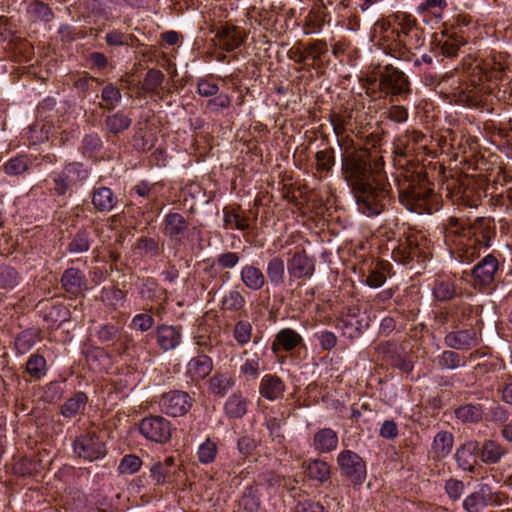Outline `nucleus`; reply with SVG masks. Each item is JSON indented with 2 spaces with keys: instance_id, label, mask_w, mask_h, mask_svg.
I'll return each instance as SVG.
<instances>
[{
  "instance_id": "f03ea898",
  "label": "nucleus",
  "mask_w": 512,
  "mask_h": 512,
  "mask_svg": "<svg viewBox=\"0 0 512 512\" xmlns=\"http://www.w3.org/2000/svg\"><path fill=\"white\" fill-rule=\"evenodd\" d=\"M399 201L418 214H432L439 209L440 199L430 183L420 175L397 180Z\"/></svg>"
},
{
  "instance_id": "c03bdc74",
  "label": "nucleus",
  "mask_w": 512,
  "mask_h": 512,
  "mask_svg": "<svg viewBox=\"0 0 512 512\" xmlns=\"http://www.w3.org/2000/svg\"><path fill=\"white\" fill-rule=\"evenodd\" d=\"M437 364L441 369H457L466 365L465 357L457 352L445 350L437 359Z\"/></svg>"
},
{
  "instance_id": "3c124183",
  "label": "nucleus",
  "mask_w": 512,
  "mask_h": 512,
  "mask_svg": "<svg viewBox=\"0 0 512 512\" xmlns=\"http://www.w3.org/2000/svg\"><path fill=\"white\" fill-rule=\"evenodd\" d=\"M317 171L329 173L335 165V152L333 148L320 150L315 155Z\"/></svg>"
},
{
  "instance_id": "603ef678",
  "label": "nucleus",
  "mask_w": 512,
  "mask_h": 512,
  "mask_svg": "<svg viewBox=\"0 0 512 512\" xmlns=\"http://www.w3.org/2000/svg\"><path fill=\"white\" fill-rule=\"evenodd\" d=\"M390 268L388 262H380L376 267L370 270L365 282L371 288H379L386 281V271Z\"/></svg>"
},
{
  "instance_id": "a18cd8bd",
  "label": "nucleus",
  "mask_w": 512,
  "mask_h": 512,
  "mask_svg": "<svg viewBox=\"0 0 512 512\" xmlns=\"http://www.w3.org/2000/svg\"><path fill=\"white\" fill-rule=\"evenodd\" d=\"M38 341V333L33 330H24L15 338V350L17 354L27 353Z\"/></svg>"
},
{
  "instance_id": "2f4dec72",
  "label": "nucleus",
  "mask_w": 512,
  "mask_h": 512,
  "mask_svg": "<svg viewBox=\"0 0 512 512\" xmlns=\"http://www.w3.org/2000/svg\"><path fill=\"white\" fill-rule=\"evenodd\" d=\"M25 372L30 376L31 381H40L48 372L45 357L38 352L32 353L25 364Z\"/></svg>"
},
{
  "instance_id": "6e6d98bb",
  "label": "nucleus",
  "mask_w": 512,
  "mask_h": 512,
  "mask_svg": "<svg viewBox=\"0 0 512 512\" xmlns=\"http://www.w3.org/2000/svg\"><path fill=\"white\" fill-rule=\"evenodd\" d=\"M252 330L253 328L249 321L239 320L234 326L233 337L240 346H244L250 342L252 338Z\"/></svg>"
},
{
  "instance_id": "f3484780",
  "label": "nucleus",
  "mask_w": 512,
  "mask_h": 512,
  "mask_svg": "<svg viewBox=\"0 0 512 512\" xmlns=\"http://www.w3.org/2000/svg\"><path fill=\"white\" fill-rule=\"evenodd\" d=\"M177 470L174 458L167 457L151 465L150 477L155 485H167L173 482Z\"/></svg>"
},
{
  "instance_id": "864d4df0",
  "label": "nucleus",
  "mask_w": 512,
  "mask_h": 512,
  "mask_svg": "<svg viewBox=\"0 0 512 512\" xmlns=\"http://www.w3.org/2000/svg\"><path fill=\"white\" fill-rule=\"evenodd\" d=\"M101 98L105 104H100V107L107 110H113L120 103L122 95L117 87L112 84H108L103 88Z\"/></svg>"
},
{
  "instance_id": "052dcab7",
  "label": "nucleus",
  "mask_w": 512,
  "mask_h": 512,
  "mask_svg": "<svg viewBox=\"0 0 512 512\" xmlns=\"http://www.w3.org/2000/svg\"><path fill=\"white\" fill-rule=\"evenodd\" d=\"M142 466V460L140 457L129 454L125 455L118 466V472L120 474H134L140 470Z\"/></svg>"
},
{
  "instance_id": "13d9d810",
  "label": "nucleus",
  "mask_w": 512,
  "mask_h": 512,
  "mask_svg": "<svg viewBox=\"0 0 512 512\" xmlns=\"http://www.w3.org/2000/svg\"><path fill=\"white\" fill-rule=\"evenodd\" d=\"M447 6L446 0H425L417 7V11L421 14L428 13L435 18H441Z\"/></svg>"
},
{
  "instance_id": "7ed1b4c3",
  "label": "nucleus",
  "mask_w": 512,
  "mask_h": 512,
  "mask_svg": "<svg viewBox=\"0 0 512 512\" xmlns=\"http://www.w3.org/2000/svg\"><path fill=\"white\" fill-rule=\"evenodd\" d=\"M381 158L367 150L347 152L342 157V174L352 189L383 177Z\"/></svg>"
},
{
  "instance_id": "6ab92c4d",
  "label": "nucleus",
  "mask_w": 512,
  "mask_h": 512,
  "mask_svg": "<svg viewBox=\"0 0 512 512\" xmlns=\"http://www.w3.org/2000/svg\"><path fill=\"white\" fill-rule=\"evenodd\" d=\"M187 229L188 222L180 213L170 212L163 219V234L176 243L182 241Z\"/></svg>"
},
{
  "instance_id": "0eeeda50",
  "label": "nucleus",
  "mask_w": 512,
  "mask_h": 512,
  "mask_svg": "<svg viewBox=\"0 0 512 512\" xmlns=\"http://www.w3.org/2000/svg\"><path fill=\"white\" fill-rule=\"evenodd\" d=\"M430 256L429 245L423 236L411 234L392 250L394 261L408 266L413 260L425 261Z\"/></svg>"
},
{
  "instance_id": "423d86ee",
  "label": "nucleus",
  "mask_w": 512,
  "mask_h": 512,
  "mask_svg": "<svg viewBox=\"0 0 512 512\" xmlns=\"http://www.w3.org/2000/svg\"><path fill=\"white\" fill-rule=\"evenodd\" d=\"M89 170L80 162L66 164L50 175L49 189L56 196L72 195L89 177Z\"/></svg>"
},
{
  "instance_id": "69168bd1",
  "label": "nucleus",
  "mask_w": 512,
  "mask_h": 512,
  "mask_svg": "<svg viewBox=\"0 0 512 512\" xmlns=\"http://www.w3.org/2000/svg\"><path fill=\"white\" fill-rule=\"evenodd\" d=\"M154 318L148 313L136 314L130 323V328L140 332L150 330L154 325Z\"/></svg>"
},
{
  "instance_id": "6e6552de",
  "label": "nucleus",
  "mask_w": 512,
  "mask_h": 512,
  "mask_svg": "<svg viewBox=\"0 0 512 512\" xmlns=\"http://www.w3.org/2000/svg\"><path fill=\"white\" fill-rule=\"evenodd\" d=\"M340 473L354 486H361L367 478L366 463L352 450H343L337 456Z\"/></svg>"
},
{
  "instance_id": "c85d7f7f",
  "label": "nucleus",
  "mask_w": 512,
  "mask_h": 512,
  "mask_svg": "<svg viewBox=\"0 0 512 512\" xmlns=\"http://www.w3.org/2000/svg\"><path fill=\"white\" fill-rule=\"evenodd\" d=\"M285 391V384L282 379L276 375L267 374L261 379L259 392L269 401L280 398Z\"/></svg>"
},
{
  "instance_id": "ea45409f",
  "label": "nucleus",
  "mask_w": 512,
  "mask_h": 512,
  "mask_svg": "<svg viewBox=\"0 0 512 512\" xmlns=\"http://www.w3.org/2000/svg\"><path fill=\"white\" fill-rule=\"evenodd\" d=\"M220 41L223 48L226 51L231 52L243 44L244 38L238 27L227 26L223 28L220 33Z\"/></svg>"
},
{
  "instance_id": "2eb2a0df",
  "label": "nucleus",
  "mask_w": 512,
  "mask_h": 512,
  "mask_svg": "<svg viewBox=\"0 0 512 512\" xmlns=\"http://www.w3.org/2000/svg\"><path fill=\"white\" fill-rule=\"evenodd\" d=\"M61 288L71 296L82 295L88 289V281L78 268L66 269L60 279Z\"/></svg>"
},
{
  "instance_id": "4468645a",
  "label": "nucleus",
  "mask_w": 512,
  "mask_h": 512,
  "mask_svg": "<svg viewBox=\"0 0 512 512\" xmlns=\"http://www.w3.org/2000/svg\"><path fill=\"white\" fill-rule=\"evenodd\" d=\"M287 270L291 281L311 278L315 272V259L302 249L287 261Z\"/></svg>"
},
{
  "instance_id": "4be33fe9",
  "label": "nucleus",
  "mask_w": 512,
  "mask_h": 512,
  "mask_svg": "<svg viewBox=\"0 0 512 512\" xmlns=\"http://www.w3.org/2000/svg\"><path fill=\"white\" fill-rule=\"evenodd\" d=\"M157 343L163 351H170L177 348L182 340L180 326L160 325L156 330Z\"/></svg>"
},
{
  "instance_id": "c9c22d12",
  "label": "nucleus",
  "mask_w": 512,
  "mask_h": 512,
  "mask_svg": "<svg viewBox=\"0 0 512 512\" xmlns=\"http://www.w3.org/2000/svg\"><path fill=\"white\" fill-rule=\"evenodd\" d=\"M104 124L109 133L120 134L131 126L132 119L123 110H119L111 115H107L104 119Z\"/></svg>"
},
{
  "instance_id": "79ce46f5",
  "label": "nucleus",
  "mask_w": 512,
  "mask_h": 512,
  "mask_svg": "<svg viewBox=\"0 0 512 512\" xmlns=\"http://www.w3.org/2000/svg\"><path fill=\"white\" fill-rule=\"evenodd\" d=\"M307 474L309 479L324 483L331 477V467L321 459H313L307 465Z\"/></svg>"
},
{
  "instance_id": "f257e3e1",
  "label": "nucleus",
  "mask_w": 512,
  "mask_h": 512,
  "mask_svg": "<svg viewBox=\"0 0 512 512\" xmlns=\"http://www.w3.org/2000/svg\"><path fill=\"white\" fill-rule=\"evenodd\" d=\"M446 238L456 236L458 257L461 262L470 263L478 258L482 250L492 245L496 236V226L492 219L478 217L466 223L456 217H449L445 224Z\"/></svg>"
},
{
  "instance_id": "20e7f679",
  "label": "nucleus",
  "mask_w": 512,
  "mask_h": 512,
  "mask_svg": "<svg viewBox=\"0 0 512 512\" xmlns=\"http://www.w3.org/2000/svg\"><path fill=\"white\" fill-rule=\"evenodd\" d=\"M358 211L367 217L380 215L390 201V185L380 178L352 189Z\"/></svg>"
},
{
  "instance_id": "49530a36",
  "label": "nucleus",
  "mask_w": 512,
  "mask_h": 512,
  "mask_svg": "<svg viewBox=\"0 0 512 512\" xmlns=\"http://www.w3.org/2000/svg\"><path fill=\"white\" fill-rule=\"evenodd\" d=\"M91 243L92 239L90 233L82 229L74 235L67 249L71 253H83L90 249Z\"/></svg>"
},
{
  "instance_id": "f8f14e48",
  "label": "nucleus",
  "mask_w": 512,
  "mask_h": 512,
  "mask_svg": "<svg viewBox=\"0 0 512 512\" xmlns=\"http://www.w3.org/2000/svg\"><path fill=\"white\" fill-rule=\"evenodd\" d=\"M73 449L78 457L88 461L102 458L105 453V444L95 433H86L74 440Z\"/></svg>"
},
{
  "instance_id": "680f3d73",
  "label": "nucleus",
  "mask_w": 512,
  "mask_h": 512,
  "mask_svg": "<svg viewBox=\"0 0 512 512\" xmlns=\"http://www.w3.org/2000/svg\"><path fill=\"white\" fill-rule=\"evenodd\" d=\"M164 74L162 71L157 69H150L146 73V76L143 80V90L146 92H154L160 87L164 81Z\"/></svg>"
},
{
  "instance_id": "72a5a7b5",
  "label": "nucleus",
  "mask_w": 512,
  "mask_h": 512,
  "mask_svg": "<svg viewBox=\"0 0 512 512\" xmlns=\"http://www.w3.org/2000/svg\"><path fill=\"white\" fill-rule=\"evenodd\" d=\"M485 414L484 406L480 403H468L455 409V416L463 423H478Z\"/></svg>"
},
{
  "instance_id": "bb28decb",
  "label": "nucleus",
  "mask_w": 512,
  "mask_h": 512,
  "mask_svg": "<svg viewBox=\"0 0 512 512\" xmlns=\"http://www.w3.org/2000/svg\"><path fill=\"white\" fill-rule=\"evenodd\" d=\"M479 456L483 463L487 465L497 464L507 454V449L498 441L486 439L479 447Z\"/></svg>"
},
{
  "instance_id": "dca6fc26",
  "label": "nucleus",
  "mask_w": 512,
  "mask_h": 512,
  "mask_svg": "<svg viewBox=\"0 0 512 512\" xmlns=\"http://www.w3.org/2000/svg\"><path fill=\"white\" fill-rule=\"evenodd\" d=\"M494 502L495 496L490 487L482 484L464 499L463 508L467 512H481L485 507Z\"/></svg>"
},
{
  "instance_id": "09e8293b",
  "label": "nucleus",
  "mask_w": 512,
  "mask_h": 512,
  "mask_svg": "<svg viewBox=\"0 0 512 512\" xmlns=\"http://www.w3.org/2000/svg\"><path fill=\"white\" fill-rule=\"evenodd\" d=\"M453 436L447 431L436 434L433 440L432 448L438 457L446 456L452 449Z\"/></svg>"
},
{
  "instance_id": "393cba45",
  "label": "nucleus",
  "mask_w": 512,
  "mask_h": 512,
  "mask_svg": "<svg viewBox=\"0 0 512 512\" xmlns=\"http://www.w3.org/2000/svg\"><path fill=\"white\" fill-rule=\"evenodd\" d=\"M302 342L303 338L299 333L291 328H284L276 334L271 349L274 354H278L281 350L289 352Z\"/></svg>"
},
{
  "instance_id": "c756f323",
  "label": "nucleus",
  "mask_w": 512,
  "mask_h": 512,
  "mask_svg": "<svg viewBox=\"0 0 512 512\" xmlns=\"http://www.w3.org/2000/svg\"><path fill=\"white\" fill-rule=\"evenodd\" d=\"M267 282L273 287H280L284 284L285 280V262L280 256H273L270 258L266 265L264 272Z\"/></svg>"
},
{
  "instance_id": "774afa93",
  "label": "nucleus",
  "mask_w": 512,
  "mask_h": 512,
  "mask_svg": "<svg viewBox=\"0 0 512 512\" xmlns=\"http://www.w3.org/2000/svg\"><path fill=\"white\" fill-rule=\"evenodd\" d=\"M101 298L109 305L116 306L124 301V292L116 287H104L101 291Z\"/></svg>"
},
{
  "instance_id": "a878e982",
  "label": "nucleus",
  "mask_w": 512,
  "mask_h": 512,
  "mask_svg": "<svg viewBox=\"0 0 512 512\" xmlns=\"http://www.w3.org/2000/svg\"><path fill=\"white\" fill-rule=\"evenodd\" d=\"M213 370V361L207 355L192 358L187 365V375L192 381L198 382L206 378Z\"/></svg>"
},
{
  "instance_id": "b1692460",
  "label": "nucleus",
  "mask_w": 512,
  "mask_h": 512,
  "mask_svg": "<svg viewBox=\"0 0 512 512\" xmlns=\"http://www.w3.org/2000/svg\"><path fill=\"white\" fill-rule=\"evenodd\" d=\"M338 434L332 428H322L315 432L311 447L318 454H326L336 450Z\"/></svg>"
},
{
  "instance_id": "aec40b11",
  "label": "nucleus",
  "mask_w": 512,
  "mask_h": 512,
  "mask_svg": "<svg viewBox=\"0 0 512 512\" xmlns=\"http://www.w3.org/2000/svg\"><path fill=\"white\" fill-rule=\"evenodd\" d=\"M480 338L475 329L449 332L445 336V344L456 350H468L477 346Z\"/></svg>"
},
{
  "instance_id": "f704fd0d",
  "label": "nucleus",
  "mask_w": 512,
  "mask_h": 512,
  "mask_svg": "<svg viewBox=\"0 0 512 512\" xmlns=\"http://www.w3.org/2000/svg\"><path fill=\"white\" fill-rule=\"evenodd\" d=\"M432 294L441 302L452 300L457 295L455 282L447 278L435 279L432 284Z\"/></svg>"
},
{
  "instance_id": "a19ab883",
  "label": "nucleus",
  "mask_w": 512,
  "mask_h": 512,
  "mask_svg": "<svg viewBox=\"0 0 512 512\" xmlns=\"http://www.w3.org/2000/svg\"><path fill=\"white\" fill-rule=\"evenodd\" d=\"M246 305L245 297L238 286L227 291L221 299V309L230 312H238Z\"/></svg>"
},
{
  "instance_id": "5fc2aeb1",
  "label": "nucleus",
  "mask_w": 512,
  "mask_h": 512,
  "mask_svg": "<svg viewBox=\"0 0 512 512\" xmlns=\"http://www.w3.org/2000/svg\"><path fill=\"white\" fill-rule=\"evenodd\" d=\"M218 454L217 444L211 439H206L198 448V460L202 464L212 463Z\"/></svg>"
},
{
  "instance_id": "0e129e2a",
  "label": "nucleus",
  "mask_w": 512,
  "mask_h": 512,
  "mask_svg": "<svg viewBox=\"0 0 512 512\" xmlns=\"http://www.w3.org/2000/svg\"><path fill=\"white\" fill-rule=\"evenodd\" d=\"M358 321L352 317L341 318L337 322V328L341 330L342 334L350 339H354L360 334Z\"/></svg>"
},
{
  "instance_id": "e433bc0d",
  "label": "nucleus",
  "mask_w": 512,
  "mask_h": 512,
  "mask_svg": "<svg viewBox=\"0 0 512 512\" xmlns=\"http://www.w3.org/2000/svg\"><path fill=\"white\" fill-rule=\"evenodd\" d=\"M239 262V253L232 251L222 252L217 255L215 262L205 269V272L213 276L217 274V268L231 270L234 269Z\"/></svg>"
},
{
  "instance_id": "a211bd4d",
  "label": "nucleus",
  "mask_w": 512,
  "mask_h": 512,
  "mask_svg": "<svg viewBox=\"0 0 512 512\" xmlns=\"http://www.w3.org/2000/svg\"><path fill=\"white\" fill-rule=\"evenodd\" d=\"M242 285L249 291H260L267 284L264 272L254 263L244 264L239 272Z\"/></svg>"
},
{
  "instance_id": "1a4fd4ad",
  "label": "nucleus",
  "mask_w": 512,
  "mask_h": 512,
  "mask_svg": "<svg viewBox=\"0 0 512 512\" xmlns=\"http://www.w3.org/2000/svg\"><path fill=\"white\" fill-rule=\"evenodd\" d=\"M446 85L451 87L449 92L455 101L467 106H476L480 103V91L475 85L460 81L453 75H446L437 82L435 89L443 92Z\"/></svg>"
},
{
  "instance_id": "4c0bfd02",
  "label": "nucleus",
  "mask_w": 512,
  "mask_h": 512,
  "mask_svg": "<svg viewBox=\"0 0 512 512\" xmlns=\"http://www.w3.org/2000/svg\"><path fill=\"white\" fill-rule=\"evenodd\" d=\"M88 397L84 392H77L61 406V414L65 418H73L86 408Z\"/></svg>"
},
{
  "instance_id": "ddd939ff",
  "label": "nucleus",
  "mask_w": 512,
  "mask_h": 512,
  "mask_svg": "<svg viewBox=\"0 0 512 512\" xmlns=\"http://www.w3.org/2000/svg\"><path fill=\"white\" fill-rule=\"evenodd\" d=\"M191 396L179 390L169 391L162 395L160 407L162 411L172 417L185 415L192 407Z\"/></svg>"
},
{
  "instance_id": "8fccbe9b",
  "label": "nucleus",
  "mask_w": 512,
  "mask_h": 512,
  "mask_svg": "<svg viewBox=\"0 0 512 512\" xmlns=\"http://www.w3.org/2000/svg\"><path fill=\"white\" fill-rule=\"evenodd\" d=\"M484 416L488 422L500 425L501 427L508 423L510 419L509 411L498 403L490 406L487 411H485Z\"/></svg>"
},
{
  "instance_id": "9d476101",
  "label": "nucleus",
  "mask_w": 512,
  "mask_h": 512,
  "mask_svg": "<svg viewBox=\"0 0 512 512\" xmlns=\"http://www.w3.org/2000/svg\"><path fill=\"white\" fill-rule=\"evenodd\" d=\"M499 269L498 258L493 253L487 254L471 269L473 285L480 290L491 287L496 280Z\"/></svg>"
},
{
  "instance_id": "7c9ffc66",
  "label": "nucleus",
  "mask_w": 512,
  "mask_h": 512,
  "mask_svg": "<svg viewBox=\"0 0 512 512\" xmlns=\"http://www.w3.org/2000/svg\"><path fill=\"white\" fill-rule=\"evenodd\" d=\"M209 392L214 396L224 397L234 386L235 378L230 373L216 372L209 379Z\"/></svg>"
},
{
  "instance_id": "bf43d9fd",
  "label": "nucleus",
  "mask_w": 512,
  "mask_h": 512,
  "mask_svg": "<svg viewBox=\"0 0 512 512\" xmlns=\"http://www.w3.org/2000/svg\"><path fill=\"white\" fill-rule=\"evenodd\" d=\"M133 191L139 197L146 198L152 202H155L159 194V185L157 183L141 181L134 186Z\"/></svg>"
},
{
  "instance_id": "5701e85b",
  "label": "nucleus",
  "mask_w": 512,
  "mask_h": 512,
  "mask_svg": "<svg viewBox=\"0 0 512 512\" xmlns=\"http://www.w3.org/2000/svg\"><path fill=\"white\" fill-rule=\"evenodd\" d=\"M478 450L479 445L476 441H467L461 445L455 453V458L459 468L473 473L477 465Z\"/></svg>"
},
{
  "instance_id": "39448f33",
  "label": "nucleus",
  "mask_w": 512,
  "mask_h": 512,
  "mask_svg": "<svg viewBox=\"0 0 512 512\" xmlns=\"http://www.w3.org/2000/svg\"><path fill=\"white\" fill-rule=\"evenodd\" d=\"M368 82L370 84L378 82L379 90L392 99H405L412 92L408 76L391 64L379 67L368 78Z\"/></svg>"
},
{
  "instance_id": "e2e57ef3",
  "label": "nucleus",
  "mask_w": 512,
  "mask_h": 512,
  "mask_svg": "<svg viewBox=\"0 0 512 512\" xmlns=\"http://www.w3.org/2000/svg\"><path fill=\"white\" fill-rule=\"evenodd\" d=\"M20 277L18 272L10 267H0V287L5 289H12L19 284Z\"/></svg>"
},
{
  "instance_id": "37998d69",
  "label": "nucleus",
  "mask_w": 512,
  "mask_h": 512,
  "mask_svg": "<svg viewBox=\"0 0 512 512\" xmlns=\"http://www.w3.org/2000/svg\"><path fill=\"white\" fill-rule=\"evenodd\" d=\"M27 13L34 21L50 22L54 14L48 4L40 0H32L26 8Z\"/></svg>"
},
{
  "instance_id": "4d7b16f0",
  "label": "nucleus",
  "mask_w": 512,
  "mask_h": 512,
  "mask_svg": "<svg viewBox=\"0 0 512 512\" xmlns=\"http://www.w3.org/2000/svg\"><path fill=\"white\" fill-rule=\"evenodd\" d=\"M102 140L97 133L86 134L83 137L80 151L84 156L92 157L102 148Z\"/></svg>"
},
{
  "instance_id": "412c9836",
  "label": "nucleus",
  "mask_w": 512,
  "mask_h": 512,
  "mask_svg": "<svg viewBox=\"0 0 512 512\" xmlns=\"http://www.w3.org/2000/svg\"><path fill=\"white\" fill-rule=\"evenodd\" d=\"M91 203L98 212L109 213L116 208L118 197L109 187H94L91 192Z\"/></svg>"
},
{
  "instance_id": "cd10ccee",
  "label": "nucleus",
  "mask_w": 512,
  "mask_h": 512,
  "mask_svg": "<svg viewBox=\"0 0 512 512\" xmlns=\"http://www.w3.org/2000/svg\"><path fill=\"white\" fill-rule=\"evenodd\" d=\"M223 222L224 228L226 229L239 231H246L250 229L249 218L238 207H224Z\"/></svg>"
},
{
  "instance_id": "de8ad7c7",
  "label": "nucleus",
  "mask_w": 512,
  "mask_h": 512,
  "mask_svg": "<svg viewBox=\"0 0 512 512\" xmlns=\"http://www.w3.org/2000/svg\"><path fill=\"white\" fill-rule=\"evenodd\" d=\"M225 412L229 417L242 418L247 412V403L239 395H231L225 403Z\"/></svg>"
},
{
  "instance_id": "473e14b6",
  "label": "nucleus",
  "mask_w": 512,
  "mask_h": 512,
  "mask_svg": "<svg viewBox=\"0 0 512 512\" xmlns=\"http://www.w3.org/2000/svg\"><path fill=\"white\" fill-rule=\"evenodd\" d=\"M32 165V158L29 155H17L6 161L1 167L2 171L10 177L24 175Z\"/></svg>"
},
{
  "instance_id": "58836bf2",
  "label": "nucleus",
  "mask_w": 512,
  "mask_h": 512,
  "mask_svg": "<svg viewBox=\"0 0 512 512\" xmlns=\"http://www.w3.org/2000/svg\"><path fill=\"white\" fill-rule=\"evenodd\" d=\"M425 135L419 131H407L398 140L397 149L401 155L407 156L412 153L416 148L415 145L425 147Z\"/></svg>"
},
{
  "instance_id": "9b49d317",
  "label": "nucleus",
  "mask_w": 512,
  "mask_h": 512,
  "mask_svg": "<svg viewBox=\"0 0 512 512\" xmlns=\"http://www.w3.org/2000/svg\"><path fill=\"white\" fill-rule=\"evenodd\" d=\"M139 432L148 441L164 444L171 438L172 427L162 416H148L139 423Z\"/></svg>"
},
{
  "instance_id": "338daca9",
  "label": "nucleus",
  "mask_w": 512,
  "mask_h": 512,
  "mask_svg": "<svg viewBox=\"0 0 512 512\" xmlns=\"http://www.w3.org/2000/svg\"><path fill=\"white\" fill-rule=\"evenodd\" d=\"M464 44L465 42L457 36L449 37L440 44V53L444 57H454Z\"/></svg>"
}]
</instances>
